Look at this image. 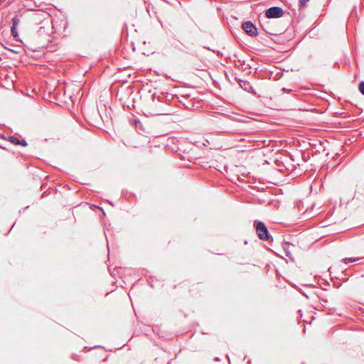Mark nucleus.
<instances>
[{
  "mask_svg": "<svg viewBox=\"0 0 364 364\" xmlns=\"http://www.w3.org/2000/svg\"><path fill=\"white\" fill-rule=\"evenodd\" d=\"M309 0H299V6L304 7Z\"/></svg>",
  "mask_w": 364,
  "mask_h": 364,
  "instance_id": "nucleus-9",
  "label": "nucleus"
},
{
  "mask_svg": "<svg viewBox=\"0 0 364 364\" xmlns=\"http://www.w3.org/2000/svg\"><path fill=\"white\" fill-rule=\"evenodd\" d=\"M214 360H215V361H218V360H220V358H219L218 357H215V358H214Z\"/></svg>",
  "mask_w": 364,
  "mask_h": 364,
  "instance_id": "nucleus-12",
  "label": "nucleus"
},
{
  "mask_svg": "<svg viewBox=\"0 0 364 364\" xmlns=\"http://www.w3.org/2000/svg\"><path fill=\"white\" fill-rule=\"evenodd\" d=\"M242 27L245 32L251 37H255L258 34L257 28L251 21L244 22Z\"/></svg>",
  "mask_w": 364,
  "mask_h": 364,
  "instance_id": "nucleus-2",
  "label": "nucleus"
},
{
  "mask_svg": "<svg viewBox=\"0 0 364 364\" xmlns=\"http://www.w3.org/2000/svg\"><path fill=\"white\" fill-rule=\"evenodd\" d=\"M358 90L364 95V82H360L358 85Z\"/></svg>",
  "mask_w": 364,
  "mask_h": 364,
  "instance_id": "nucleus-8",
  "label": "nucleus"
},
{
  "mask_svg": "<svg viewBox=\"0 0 364 364\" xmlns=\"http://www.w3.org/2000/svg\"><path fill=\"white\" fill-rule=\"evenodd\" d=\"M7 140L9 141L10 142H11L12 144H15V145L20 144V140L16 138L14 136H9Z\"/></svg>",
  "mask_w": 364,
  "mask_h": 364,
  "instance_id": "nucleus-5",
  "label": "nucleus"
},
{
  "mask_svg": "<svg viewBox=\"0 0 364 364\" xmlns=\"http://www.w3.org/2000/svg\"><path fill=\"white\" fill-rule=\"evenodd\" d=\"M282 90H283L284 92H290L291 91V90H287V89H286V88H283V89H282Z\"/></svg>",
  "mask_w": 364,
  "mask_h": 364,
  "instance_id": "nucleus-11",
  "label": "nucleus"
},
{
  "mask_svg": "<svg viewBox=\"0 0 364 364\" xmlns=\"http://www.w3.org/2000/svg\"><path fill=\"white\" fill-rule=\"evenodd\" d=\"M255 226L256 228L257 234L261 240L269 241V240L272 239V237L263 222L255 221Z\"/></svg>",
  "mask_w": 364,
  "mask_h": 364,
  "instance_id": "nucleus-1",
  "label": "nucleus"
},
{
  "mask_svg": "<svg viewBox=\"0 0 364 364\" xmlns=\"http://www.w3.org/2000/svg\"><path fill=\"white\" fill-rule=\"evenodd\" d=\"M361 257H349V258H344L342 259V262H343L345 264H348L349 262H358L360 260Z\"/></svg>",
  "mask_w": 364,
  "mask_h": 364,
  "instance_id": "nucleus-4",
  "label": "nucleus"
},
{
  "mask_svg": "<svg viewBox=\"0 0 364 364\" xmlns=\"http://www.w3.org/2000/svg\"><path fill=\"white\" fill-rule=\"evenodd\" d=\"M283 14V9L279 6H272L265 12V15L268 18H279L282 16Z\"/></svg>",
  "mask_w": 364,
  "mask_h": 364,
  "instance_id": "nucleus-3",
  "label": "nucleus"
},
{
  "mask_svg": "<svg viewBox=\"0 0 364 364\" xmlns=\"http://www.w3.org/2000/svg\"><path fill=\"white\" fill-rule=\"evenodd\" d=\"M11 34L12 36L14 37V38H17V36H18V31H17V28H15V27H11Z\"/></svg>",
  "mask_w": 364,
  "mask_h": 364,
  "instance_id": "nucleus-7",
  "label": "nucleus"
},
{
  "mask_svg": "<svg viewBox=\"0 0 364 364\" xmlns=\"http://www.w3.org/2000/svg\"><path fill=\"white\" fill-rule=\"evenodd\" d=\"M19 23H20V19H19L18 16H14L12 18V26L11 27L17 28Z\"/></svg>",
  "mask_w": 364,
  "mask_h": 364,
  "instance_id": "nucleus-6",
  "label": "nucleus"
},
{
  "mask_svg": "<svg viewBox=\"0 0 364 364\" xmlns=\"http://www.w3.org/2000/svg\"><path fill=\"white\" fill-rule=\"evenodd\" d=\"M19 145H22L23 146H27V142L24 139H23L21 141L20 140V144Z\"/></svg>",
  "mask_w": 364,
  "mask_h": 364,
  "instance_id": "nucleus-10",
  "label": "nucleus"
}]
</instances>
